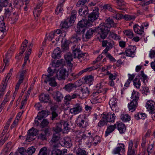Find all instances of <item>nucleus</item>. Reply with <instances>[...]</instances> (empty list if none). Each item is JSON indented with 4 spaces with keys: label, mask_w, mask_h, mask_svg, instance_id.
<instances>
[{
    "label": "nucleus",
    "mask_w": 155,
    "mask_h": 155,
    "mask_svg": "<svg viewBox=\"0 0 155 155\" xmlns=\"http://www.w3.org/2000/svg\"><path fill=\"white\" fill-rule=\"evenodd\" d=\"M116 24L113 20L109 18L105 21V22L102 23L97 28L93 29L90 28L85 34L82 35L83 40L86 41L92 36L93 34L95 32H97L100 35L102 39L105 38L107 36L108 32L110 31V28L116 27Z\"/></svg>",
    "instance_id": "nucleus-1"
},
{
    "label": "nucleus",
    "mask_w": 155,
    "mask_h": 155,
    "mask_svg": "<svg viewBox=\"0 0 155 155\" xmlns=\"http://www.w3.org/2000/svg\"><path fill=\"white\" fill-rule=\"evenodd\" d=\"M98 9L95 8L92 13L88 16V20H82L79 21L77 25L76 32L78 33H84L86 27H90L92 25V22L97 19L98 17Z\"/></svg>",
    "instance_id": "nucleus-2"
},
{
    "label": "nucleus",
    "mask_w": 155,
    "mask_h": 155,
    "mask_svg": "<svg viewBox=\"0 0 155 155\" xmlns=\"http://www.w3.org/2000/svg\"><path fill=\"white\" fill-rule=\"evenodd\" d=\"M48 75L45 74H43L42 75V79L44 80V82L45 83H49V85L52 87H55L57 86V83L55 81L54 77H51L54 75L55 74V71H53V70L50 68L48 69Z\"/></svg>",
    "instance_id": "nucleus-3"
},
{
    "label": "nucleus",
    "mask_w": 155,
    "mask_h": 155,
    "mask_svg": "<svg viewBox=\"0 0 155 155\" xmlns=\"http://www.w3.org/2000/svg\"><path fill=\"white\" fill-rule=\"evenodd\" d=\"M77 137L80 140H85L86 141L87 145L90 146L92 145V137H93V134L91 133V132L84 134L79 131L77 132Z\"/></svg>",
    "instance_id": "nucleus-4"
},
{
    "label": "nucleus",
    "mask_w": 155,
    "mask_h": 155,
    "mask_svg": "<svg viewBox=\"0 0 155 155\" xmlns=\"http://www.w3.org/2000/svg\"><path fill=\"white\" fill-rule=\"evenodd\" d=\"M76 122L77 125L82 128H85L89 125V123L87 120L86 117L81 115L78 116Z\"/></svg>",
    "instance_id": "nucleus-5"
},
{
    "label": "nucleus",
    "mask_w": 155,
    "mask_h": 155,
    "mask_svg": "<svg viewBox=\"0 0 155 155\" xmlns=\"http://www.w3.org/2000/svg\"><path fill=\"white\" fill-rule=\"evenodd\" d=\"M53 71H55V77L59 80H64L68 77V72L65 69H62L57 72V71L55 69Z\"/></svg>",
    "instance_id": "nucleus-6"
},
{
    "label": "nucleus",
    "mask_w": 155,
    "mask_h": 155,
    "mask_svg": "<svg viewBox=\"0 0 155 155\" xmlns=\"http://www.w3.org/2000/svg\"><path fill=\"white\" fill-rule=\"evenodd\" d=\"M12 69H10L9 73L7 74L6 77L4 79L2 84H3V87L0 88V98L2 97L3 95L2 92L5 90L8 81L10 78L12 74Z\"/></svg>",
    "instance_id": "nucleus-7"
},
{
    "label": "nucleus",
    "mask_w": 155,
    "mask_h": 155,
    "mask_svg": "<svg viewBox=\"0 0 155 155\" xmlns=\"http://www.w3.org/2000/svg\"><path fill=\"white\" fill-rule=\"evenodd\" d=\"M60 135L59 133H54L51 139L49 142L50 144L54 148H57L58 144L57 142L60 139Z\"/></svg>",
    "instance_id": "nucleus-8"
},
{
    "label": "nucleus",
    "mask_w": 155,
    "mask_h": 155,
    "mask_svg": "<svg viewBox=\"0 0 155 155\" xmlns=\"http://www.w3.org/2000/svg\"><path fill=\"white\" fill-rule=\"evenodd\" d=\"M136 47L135 46H132L130 48L126 49L124 52L119 53V55L125 54L126 56L134 57L135 55V53L136 50Z\"/></svg>",
    "instance_id": "nucleus-9"
},
{
    "label": "nucleus",
    "mask_w": 155,
    "mask_h": 155,
    "mask_svg": "<svg viewBox=\"0 0 155 155\" xmlns=\"http://www.w3.org/2000/svg\"><path fill=\"white\" fill-rule=\"evenodd\" d=\"M102 44L103 47H106L103 51V53H105L106 54L113 47L114 45V43L113 41H110L109 42L107 40H103L102 41Z\"/></svg>",
    "instance_id": "nucleus-10"
},
{
    "label": "nucleus",
    "mask_w": 155,
    "mask_h": 155,
    "mask_svg": "<svg viewBox=\"0 0 155 155\" xmlns=\"http://www.w3.org/2000/svg\"><path fill=\"white\" fill-rule=\"evenodd\" d=\"M83 107L81 104L77 103L70 109V112L72 114L75 115L78 114L82 111Z\"/></svg>",
    "instance_id": "nucleus-11"
},
{
    "label": "nucleus",
    "mask_w": 155,
    "mask_h": 155,
    "mask_svg": "<svg viewBox=\"0 0 155 155\" xmlns=\"http://www.w3.org/2000/svg\"><path fill=\"white\" fill-rule=\"evenodd\" d=\"M116 116L114 113H108L107 114H103L102 118L105 119L107 122L113 123L114 122Z\"/></svg>",
    "instance_id": "nucleus-12"
},
{
    "label": "nucleus",
    "mask_w": 155,
    "mask_h": 155,
    "mask_svg": "<svg viewBox=\"0 0 155 155\" xmlns=\"http://www.w3.org/2000/svg\"><path fill=\"white\" fill-rule=\"evenodd\" d=\"M124 146L123 144L121 143L113 150L112 151V153L114 154H118L119 155H123L120 153H124Z\"/></svg>",
    "instance_id": "nucleus-13"
},
{
    "label": "nucleus",
    "mask_w": 155,
    "mask_h": 155,
    "mask_svg": "<svg viewBox=\"0 0 155 155\" xmlns=\"http://www.w3.org/2000/svg\"><path fill=\"white\" fill-rule=\"evenodd\" d=\"M61 143L63 146L67 148H70L72 146L71 140L70 137H68L64 138Z\"/></svg>",
    "instance_id": "nucleus-14"
},
{
    "label": "nucleus",
    "mask_w": 155,
    "mask_h": 155,
    "mask_svg": "<svg viewBox=\"0 0 155 155\" xmlns=\"http://www.w3.org/2000/svg\"><path fill=\"white\" fill-rule=\"evenodd\" d=\"M94 69L93 67H89L84 69L79 73L76 74L74 73L71 74V76L74 79L78 78L79 76L81 75L83 73L87 71H90Z\"/></svg>",
    "instance_id": "nucleus-15"
},
{
    "label": "nucleus",
    "mask_w": 155,
    "mask_h": 155,
    "mask_svg": "<svg viewBox=\"0 0 155 155\" xmlns=\"http://www.w3.org/2000/svg\"><path fill=\"white\" fill-rule=\"evenodd\" d=\"M155 103L152 101H148L146 105L147 109L150 113H155Z\"/></svg>",
    "instance_id": "nucleus-16"
},
{
    "label": "nucleus",
    "mask_w": 155,
    "mask_h": 155,
    "mask_svg": "<svg viewBox=\"0 0 155 155\" xmlns=\"http://www.w3.org/2000/svg\"><path fill=\"white\" fill-rule=\"evenodd\" d=\"M72 54L74 58H76L81 52L79 46L78 45H73L72 47Z\"/></svg>",
    "instance_id": "nucleus-17"
},
{
    "label": "nucleus",
    "mask_w": 155,
    "mask_h": 155,
    "mask_svg": "<svg viewBox=\"0 0 155 155\" xmlns=\"http://www.w3.org/2000/svg\"><path fill=\"white\" fill-rule=\"evenodd\" d=\"M48 132V129L47 128L41 130L38 135V139L41 140H46L47 139V135Z\"/></svg>",
    "instance_id": "nucleus-18"
},
{
    "label": "nucleus",
    "mask_w": 155,
    "mask_h": 155,
    "mask_svg": "<svg viewBox=\"0 0 155 155\" xmlns=\"http://www.w3.org/2000/svg\"><path fill=\"white\" fill-rule=\"evenodd\" d=\"M28 43V40L26 39H25L24 41L22 42L21 45V46L20 48V50H21V51L19 53V55L18 56V58H17V57H16V58H18V59L21 58L22 56L21 55L23 54L26 49Z\"/></svg>",
    "instance_id": "nucleus-19"
},
{
    "label": "nucleus",
    "mask_w": 155,
    "mask_h": 155,
    "mask_svg": "<svg viewBox=\"0 0 155 155\" xmlns=\"http://www.w3.org/2000/svg\"><path fill=\"white\" fill-rule=\"evenodd\" d=\"M61 51L60 48L57 47L54 49L51 56L54 59H59L61 57Z\"/></svg>",
    "instance_id": "nucleus-20"
},
{
    "label": "nucleus",
    "mask_w": 155,
    "mask_h": 155,
    "mask_svg": "<svg viewBox=\"0 0 155 155\" xmlns=\"http://www.w3.org/2000/svg\"><path fill=\"white\" fill-rule=\"evenodd\" d=\"M134 30L135 32L137 34L142 35L144 32V28L142 26L135 24L133 26Z\"/></svg>",
    "instance_id": "nucleus-21"
},
{
    "label": "nucleus",
    "mask_w": 155,
    "mask_h": 155,
    "mask_svg": "<svg viewBox=\"0 0 155 155\" xmlns=\"http://www.w3.org/2000/svg\"><path fill=\"white\" fill-rule=\"evenodd\" d=\"M42 5V3L41 2H40L34 9L33 12L34 16L35 17H38L41 11L42 8L41 6Z\"/></svg>",
    "instance_id": "nucleus-22"
},
{
    "label": "nucleus",
    "mask_w": 155,
    "mask_h": 155,
    "mask_svg": "<svg viewBox=\"0 0 155 155\" xmlns=\"http://www.w3.org/2000/svg\"><path fill=\"white\" fill-rule=\"evenodd\" d=\"M117 127V124H114V125H110L107 127L105 131V136L107 137L110 133L113 132Z\"/></svg>",
    "instance_id": "nucleus-23"
},
{
    "label": "nucleus",
    "mask_w": 155,
    "mask_h": 155,
    "mask_svg": "<svg viewBox=\"0 0 155 155\" xmlns=\"http://www.w3.org/2000/svg\"><path fill=\"white\" fill-rule=\"evenodd\" d=\"M109 104L112 110L116 111L117 108V99L115 98H112L110 101Z\"/></svg>",
    "instance_id": "nucleus-24"
},
{
    "label": "nucleus",
    "mask_w": 155,
    "mask_h": 155,
    "mask_svg": "<svg viewBox=\"0 0 155 155\" xmlns=\"http://www.w3.org/2000/svg\"><path fill=\"white\" fill-rule=\"evenodd\" d=\"M52 95L54 100L58 102L61 101L63 97L62 94L59 91L56 92Z\"/></svg>",
    "instance_id": "nucleus-25"
},
{
    "label": "nucleus",
    "mask_w": 155,
    "mask_h": 155,
    "mask_svg": "<svg viewBox=\"0 0 155 155\" xmlns=\"http://www.w3.org/2000/svg\"><path fill=\"white\" fill-rule=\"evenodd\" d=\"M138 103L137 102L132 101L128 104V107L130 111L132 112L135 111L137 107Z\"/></svg>",
    "instance_id": "nucleus-26"
},
{
    "label": "nucleus",
    "mask_w": 155,
    "mask_h": 155,
    "mask_svg": "<svg viewBox=\"0 0 155 155\" xmlns=\"http://www.w3.org/2000/svg\"><path fill=\"white\" fill-rule=\"evenodd\" d=\"M82 95H80V98H84L87 97L89 94V91L87 87H84L81 89Z\"/></svg>",
    "instance_id": "nucleus-27"
},
{
    "label": "nucleus",
    "mask_w": 155,
    "mask_h": 155,
    "mask_svg": "<svg viewBox=\"0 0 155 155\" xmlns=\"http://www.w3.org/2000/svg\"><path fill=\"white\" fill-rule=\"evenodd\" d=\"M76 87L77 86L75 84L70 83L66 85L64 88L67 91L70 92Z\"/></svg>",
    "instance_id": "nucleus-28"
},
{
    "label": "nucleus",
    "mask_w": 155,
    "mask_h": 155,
    "mask_svg": "<svg viewBox=\"0 0 155 155\" xmlns=\"http://www.w3.org/2000/svg\"><path fill=\"white\" fill-rule=\"evenodd\" d=\"M1 20L2 22L0 24V31H1L0 33V37L2 38L5 35L3 33L5 32L6 30L4 21L3 19H2Z\"/></svg>",
    "instance_id": "nucleus-29"
},
{
    "label": "nucleus",
    "mask_w": 155,
    "mask_h": 155,
    "mask_svg": "<svg viewBox=\"0 0 155 155\" xmlns=\"http://www.w3.org/2000/svg\"><path fill=\"white\" fill-rule=\"evenodd\" d=\"M79 13L81 16L85 17L88 13L87 7L84 6L82 8H81L79 10Z\"/></svg>",
    "instance_id": "nucleus-30"
},
{
    "label": "nucleus",
    "mask_w": 155,
    "mask_h": 155,
    "mask_svg": "<svg viewBox=\"0 0 155 155\" xmlns=\"http://www.w3.org/2000/svg\"><path fill=\"white\" fill-rule=\"evenodd\" d=\"M139 93L137 91L133 90L132 93L131 98L132 99V101L137 102L139 99Z\"/></svg>",
    "instance_id": "nucleus-31"
},
{
    "label": "nucleus",
    "mask_w": 155,
    "mask_h": 155,
    "mask_svg": "<svg viewBox=\"0 0 155 155\" xmlns=\"http://www.w3.org/2000/svg\"><path fill=\"white\" fill-rule=\"evenodd\" d=\"M72 55L70 53H68L64 55L65 60L67 62L68 64H69V66L71 67L73 66V64L71 63V61L73 59Z\"/></svg>",
    "instance_id": "nucleus-32"
},
{
    "label": "nucleus",
    "mask_w": 155,
    "mask_h": 155,
    "mask_svg": "<svg viewBox=\"0 0 155 155\" xmlns=\"http://www.w3.org/2000/svg\"><path fill=\"white\" fill-rule=\"evenodd\" d=\"M49 115L48 112L46 110H42L39 112L37 116L39 120H41L43 118L46 117Z\"/></svg>",
    "instance_id": "nucleus-33"
},
{
    "label": "nucleus",
    "mask_w": 155,
    "mask_h": 155,
    "mask_svg": "<svg viewBox=\"0 0 155 155\" xmlns=\"http://www.w3.org/2000/svg\"><path fill=\"white\" fill-rule=\"evenodd\" d=\"M117 127L119 132L121 134L124 133L126 130L125 125L122 123L117 124Z\"/></svg>",
    "instance_id": "nucleus-34"
},
{
    "label": "nucleus",
    "mask_w": 155,
    "mask_h": 155,
    "mask_svg": "<svg viewBox=\"0 0 155 155\" xmlns=\"http://www.w3.org/2000/svg\"><path fill=\"white\" fill-rule=\"evenodd\" d=\"M77 12L76 10H73L71 13V16L69 21L70 24L73 23L76 17Z\"/></svg>",
    "instance_id": "nucleus-35"
},
{
    "label": "nucleus",
    "mask_w": 155,
    "mask_h": 155,
    "mask_svg": "<svg viewBox=\"0 0 155 155\" xmlns=\"http://www.w3.org/2000/svg\"><path fill=\"white\" fill-rule=\"evenodd\" d=\"M49 98V95L47 94H41L39 97V99L41 101L45 102H46L48 101Z\"/></svg>",
    "instance_id": "nucleus-36"
},
{
    "label": "nucleus",
    "mask_w": 155,
    "mask_h": 155,
    "mask_svg": "<svg viewBox=\"0 0 155 155\" xmlns=\"http://www.w3.org/2000/svg\"><path fill=\"white\" fill-rule=\"evenodd\" d=\"M63 11V4L62 3L58 4L55 10V13L57 15H61Z\"/></svg>",
    "instance_id": "nucleus-37"
},
{
    "label": "nucleus",
    "mask_w": 155,
    "mask_h": 155,
    "mask_svg": "<svg viewBox=\"0 0 155 155\" xmlns=\"http://www.w3.org/2000/svg\"><path fill=\"white\" fill-rule=\"evenodd\" d=\"M135 119L138 120L140 119H144L146 117V115L144 113H137L134 116Z\"/></svg>",
    "instance_id": "nucleus-38"
},
{
    "label": "nucleus",
    "mask_w": 155,
    "mask_h": 155,
    "mask_svg": "<svg viewBox=\"0 0 155 155\" xmlns=\"http://www.w3.org/2000/svg\"><path fill=\"white\" fill-rule=\"evenodd\" d=\"M135 18V16L133 15H123V18L126 21H134Z\"/></svg>",
    "instance_id": "nucleus-39"
},
{
    "label": "nucleus",
    "mask_w": 155,
    "mask_h": 155,
    "mask_svg": "<svg viewBox=\"0 0 155 155\" xmlns=\"http://www.w3.org/2000/svg\"><path fill=\"white\" fill-rule=\"evenodd\" d=\"M106 75H108L109 80H115L118 76L117 73H114L113 74H112L109 71L107 72Z\"/></svg>",
    "instance_id": "nucleus-40"
},
{
    "label": "nucleus",
    "mask_w": 155,
    "mask_h": 155,
    "mask_svg": "<svg viewBox=\"0 0 155 155\" xmlns=\"http://www.w3.org/2000/svg\"><path fill=\"white\" fill-rule=\"evenodd\" d=\"M113 14L112 15V16L113 18L116 19H120L123 18V15L119 14L115 10H113L112 12Z\"/></svg>",
    "instance_id": "nucleus-41"
},
{
    "label": "nucleus",
    "mask_w": 155,
    "mask_h": 155,
    "mask_svg": "<svg viewBox=\"0 0 155 155\" xmlns=\"http://www.w3.org/2000/svg\"><path fill=\"white\" fill-rule=\"evenodd\" d=\"M48 39L50 41H52L53 39L55 40L56 41H58L59 39V38L58 37H57L54 34V33L52 31L49 34L48 36Z\"/></svg>",
    "instance_id": "nucleus-42"
},
{
    "label": "nucleus",
    "mask_w": 155,
    "mask_h": 155,
    "mask_svg": "<svg viewBox=\"0 0 155 155\" xmlns=\"http://www.w3.org/2000/svg\"><path fill=\"white\" fill-rule=\"evenodd\" d=\"M12 12V4L10 3L9 7L5 9V14L6 17L8 18Z\"/></svg>",
    "instance_id": "nucleus-43"
},
{
    "label": "nucleus",
    "mask_w": 155,
    "mask_h": 155,
    "mask_svg": "<svg viewBox=\"0 0 155 155\" xmlns=\"http://www.w3.org/2000/svg\"><path fill=\"white\" fill-rule=\"evenodd\" d=\"M61 47L63 51H65L68 50L69 47L67 41L64 39L61 41Z\"/></svg>",
    "instance_id": "nucleus-44"
},
{
    "label": "nucleus",
    "mask_w": 155,
    "mask_h": 155,
    "mask_svg": "<svg viewBox=\"0 0 155 155\" xmlns=\"http://www.w3.org/2000/svg\"><path fill=\"white\" fill-rule=\"evenodd\" d=\"M54 149L51 152V155H63L62 151L59 149H57V148H54Z\"/></svg>",
    "instance_id": "nucleus-45"
},
{
    "label": "nucleus",
    "mask_w": 155,
    "mask_h": 155,
    "mask_svg": "<svg viewBox=\"0 0 155 155\" xmlns=\"http://www.w3.org/2000/svg\"><path fill=\"white\" fill-rule=\"evenodd\" d=\"M60 124H62V126H63V127L64 129V130L66 131H68L70 129L68 127L69 124L68 121L64 120L61 121Z\"/></svg>",
    "instance_id": "nucleus-46"
},
{
    "label": "nucleus",
    "mask_w": 155,
    "mask_h": 155,
    "mask_svg": "<svg viewBox=\"0 0 155 155\" xmlns=\"http://www.w3.org/2000/svg\"><path fill=\"white\" fill-rule=\"evenodd\" d=\"M81 38L78 36H73L70 39V42L71 43H77L79 41H80Z\"/></svg>",
    "instance_id": "nucleus-47"
},
{
    "label": "nucleus",
    "mask_w": 155,
    "mask_h": 155,
    "mask_svg": "<svg viewBox=\"0 0 155 155\" xmlns=\"http://www.w3.org/2000/svg\"><path fill=\"white\" fill-rule=\"evenodd\" d=\"M38 132V131L37 129L32 127L28 131V134L34 136L37 135Z\"/></svg>",
    "instance_id": "nucleus-48"
},
{
    "label": "nucleus",
    "mask_w": 155,
    "mask_h": 155,
    "mask_svg": "<svg viewBox=\"0 0 155 155\" xmlns=\"http://www.w3.org/2000/svg\"><path fill=\"white\" fill-rule=\"evenodd\" d=\"M60 26L61 29L63 30L64 28V30H67L66 29L68 28L70 25H68V21H66L62 22L60 24Z\"/></svg>",
    "instance_id": "nucleus-49"
},
{
    "label": "nucleus",
    "mask_w": 155,
    "mask_h": 155,
    "mask_svg": "<svg viewBox=\"0 0 155 155\" xmlns=\"http://www.w3.org/2000/svg\"><path fill=\"white\" fill-rule=\"evenodd\" d=\"M120 118L124 121H128L130 120V116L128 114H122L120 116Z\"/></svg>",
    "instance_id": "nucleus-50"
},
{
    "label": "nucleus",
    "mask_w": 155,
    "mask_h": 155,
    "mask_svg": "<svg viewBox=\"0 0 155 155\" xmlns=\"http://www.w3.org/2000/svg\"><path fill=\"white\" fill-rule=\"evenodd\" d=\"M93 79L94 78L92 75H89L84 77V80L85 83L89 84L93 81Z\"/></svg>",
    "instance_id": "nucleus-51"
},
{
    "label": "nucleus",
    "mask_w": 155,
    "mask_h": 155,
    "mask_svg": "<svg viewBox=\"0 0 155 155\" xmlns=\"http://www.w3.org/2000/svg\"><path fill=\"white\" fill-rule=\"evenodd\" d=\"M62 124L60 123H58L56 127L54 129L55 133H59L61 131L62 129Z\"/></svg>",
    "instance_id": "nucleus-52"
},
{
    "label": "nucleus",
    "mask_w": 155,
    "mask_h": 155,
    "mask_svg": "<svg viewBox=\"0 0 155 155\" xmlns=\"http://www.w3.org/2000/svg\"><path fill=\"white\" fill-rule=\"evenodd\" d=\"M140 78L143 80V81L144 83L145 84V83L147 81V77L145 75L143 71H141L140 74Z\"/></svg>",
    "instance_id": "nucleus-53"
},
{
    "label": "nucleus",
    "mask_w": 155,
    "mask_h": 155,
    "mask_svg": "<svg viewBox=\"0 0 155 155\" xmlns=\"http://www.w3.org/2000/svg\"><path fill=\"white\" fill-rule=\"evenodd\" d=\"M77 155H87V153L85 150L81 148H78L76 151Z\"/></svg>",
    "instance_id": "nucleus-54"
},
{
    "label": "nucleus",
    "mask_w": 155,
    "mask_h": 155,
    "mask_svg": "<svg viewBox=\"0 0 155 155\" xmlns=\"http://www.w3.org/2000/svg\"><path fill=\"white\" fill-rule=\"evenodd\" d=\"M107 122L106 120L105 119H103L100 120L97 124V126L99 127H102L103 126L105 125H106L107 124Z\"/></svg>",
    "instance_id": "nucleus-55"
},
{
    "label": "nucleus",
    "mask_w": 155,
    "mask_h": 155,
    "mask_svg": "<svg viewBox=\"0 0 155 155\" xmlns=\"http://www.w3.org/2000/svg\"><path fill=\"white\" fill-rule=\"evenodd\" d=\"M134 86L137 88L139 89L141 85L140 80L139 79L135 78L133 81Z\"/></svg>",
    "instance_id": "nucleus-56"
},
{
    "label": "nucleus",
    "mask_w": 155,
    "mask_h": 155,
    "mask_svg": "<svg viewBox=\"0 0 155 155\" xmlns=\"http://www.w3.org/2000/svg\"><path fill=\"white\" fill-rule=\"evenodd\" d=\"M48 151L46 147L41 148L38 154V155H47Z\"/></svg>",
    "instance_id": "nucleus-57"
},
{
    "label": "nucleus",
    "mask_w": 155,
    "mask_h": 155,
    "mask_svg": "<svg viewBox=\"0 0 155 155\" xmlns=\"http://www.w3.org/2000/svg\"><path fill=\"white\" fill-rule=\"evenodd\" d=\"M109 36L110 37L116 40H119L120 38V37L119 35L115 34L113 32H110Z\"/></svg>",
    "instance_id": "nucleus-58"
},
{
    "label": "nucleus",
    "mask_w": 155,
    "mask_h": 155,
    "mask_svg": "<svg viewBox=\"0 0 155 155\" xmlns=\"http://www.w3.org/2000/svg\"><path fill=\"white\" fill-rule=\"evenodd\" d=\"M91 101L92 104H95L97 103L101 102V99L99 97H97L92 98L91 100Z\"/></svg>",
    "instance_id": "nucleus-59"
},
{
    "label": "nucleus",
    "mask_w": 155,
    "mask_h": 155,
    "mask_svg": "<svg viewBox=\"0 0 155 155\" xmlns=\"http://www.w3.org/2000/svg\"><path fill=\"white\" fill-rule=\"evenodd\" d=\"M124 34L130 38H131L133 37V33L130 30H126L124 32Z\"/></svg>",
    "instance_id": "nucleus-60"
},
{
    "label": "nucleus",
    "mask_w": 155,
    "mask_h": 155,
    "mask_svg": "<svg viewBox=\"0 0 155 155\" xmlns=\"http://www.w3.org/2000/svg\"><path fill=\"white\" fill-rule=\"evenodd\" d=\"M35 148L34 147L32 146L28 149L27 153L28 155H31L35 153Z\"/></svg>",
    "instance_id": "nucleus-61"
},
{
    "label": "nucleus",
    "mask_w": 155,
    "mask_h": 155,
    "mask_svg": "<svg viewBox=\"0 0 155 155\" xmlns=\"http://www.w3.org/2000/svg\"><path fill=\"white\" fill-rule=\"evenodd\" d=\"M100 137L98 136H95L93 138H92V145L95 144H97L98 142H100Z\"/></svg>",
    "instance_id": "nucleus-62"
},
{
    "label": "nucleus",
    "mask_w": 155,
    "mask_h": 155,
    "mask_svg": "<svg viewBox=\"0 0 155 155\" xmlns=\"http://www.w3.org/2000/svg\"><path fill=\"white\" fill-rule=\"evenodd\" d=\"M61 64H62V62H61L59 60L57 61L56 63L54 61L52 62V66L54 68L58 67L61 66Z\"/></svg>",
    "instance_id": "nucleus-63"
},
{
    "label": "nucleus",
    "mask_w": 155,
    "mask_h": 155,
    "mask_svg": "<svg viewBox=\"0 0 155 155\" xmlns=\"http://www.w3.org/2000/svg\"><path fill=\"white\" fill-rule=\"evenodd\" d=\"M49 124V122L47 119H43L40 124V127L42 128H44L47 126Z\"/></svg>",
    "instance_id": "nucleus-64"
}]
</instances>
